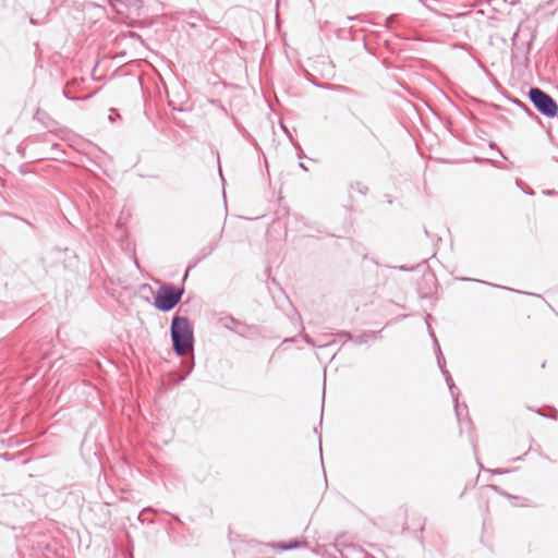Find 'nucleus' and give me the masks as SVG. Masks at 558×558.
<instances>
[{
    "label": "nucleus",
    "instance_id": "nucleus-1",
    "mask_svg": "<svg viewBox=\"0 0 558 558\" xmlns=\"http://www.w3.org/2000/svg\"><path fill=\"white\" fill-rule=\"evenodd\" d=\"M170 330L173 350L178 355H186L193 350V329L186 317L175 315L172 318Z\"/></svg>",
    "mask_w": 558,
    "mask_h": 558
},
{
    "label": "nucleus",
    "instance_id": "nucleus-2",
    "mask_svg": "<svg viewBox=\"0 0 558 558\" xmlns=\"http://www.w3.org/2000/svg\"><path fill=\"white\" fill-rule=\"evenodd\" d=\"M183 292L184 290L181 288L171 284H162L155 295L154 305L162 312L171 311L181 301Z\"/></svg>",
    "mask_w": 558,
    "mask_h": 558
},
{
    "label": "nucleus",
    "instance_id": "nucleus-3",
    "mask_svg": "<svg viewBox=\"0 0 558 558\" xmlns=\"http://www.w3.org/2000/svg\"><path fill=\"white\" fill-rule=\"evenodd\" d=\"M529 98L539 113L547 118H554L558 113L557 102L544 90L532 87L529 92Z\"/></svg>",
    "mask_w": 558,
    "mask_h": 558
},
{
    "label": "nucleus",
    "instance_id": "nucleus-4",
    "mask_svg": "<svg viewBox=\"0 0 558 558\" xmlns=\"http://www.w3.org/2000/svg\"><path fill=\"white\" fill-rule=\"evenodd\" d=\"M435 343H436V345H437V350H438V354H437V362H438V365H439V367H440V369H441L442 375H444V376H445V378H446V383H447V385H448V387H449V389H450L451 393L453 395V393H454V392H453V389H454L453 379H452V377H451V375H450L449 371H448V369H446V367H445V357H444V355H442V353H441V351H440L439 344H438V342H437L436 340H435Z\"/></svg>",
    "mask_w": 558,
    "mask_h": 558
},
{
    "label": "nucleus",
    "instance_id": "nucleus-5",
    "mask_svg": "<svg viewBox=\"0 0 558 558\" xmlns=\"http://www.w3.org/2000/svg\"><path fill=\"white\" fill-rule=\"evenodd\" d=\"M225 327L229 328L230 330H234L236 332H241V330L238 329V327H243L240 322L234 319L233 317H228L223 319Z\"/></svg>",
    "mask_w": 558,
    "mask_h": 558
},
{
    "label": "nucleus",
    "instance_id": "nucleus-6",
    "mask_svg": "<svg viewBox=\"0 0 558 558\" xmlns=\"http://www.w3.org/2000/svg\"><path fill=\"white\" fill-rule=\"evenodd\" d=\"M376 336L377 335L375 332H366V333H363V335L356 337L354 339V342L357 344H363V343H366L369 339L376 338Z\"/></svg>",
    "mask_w": 558,
    "mask_h": 558
},
{
    "label": "nucleus",
    "instance_id": "nucleus-7",
    "mask_svg": "<svg viewBox=\"0 0 558 558\" xmlns=\"http://www.w3.org/2000/svg\"><path fill=\"white\" fill-rule=\"evenodd\" d=\"M300 546V543L299 542H292L290 544H279V548L283 549V550H289V549H293V548H298Z\"/></svg>",
    "mask_w": 558,
    "mask_h": 558
},
{
    "label": "nucleus",
    "instance_id": "nucleus-8",
    "mask_svg": "<svg viewBox=\"0 0 558 558\" xmlns=\"http://www.w3.org/2000/svg\"><path fill=\"white\" fill-rule=\"evenodd\" d=\"M333 90H337V92H344V93H353V90L349 87H345L343 85H335L332 87Z\"/></svg>",
    "mask_w": 558,
    "mask_h": 558
},
{
    "label": "nucleus",
    "instance_id": "nucleus-9",
    "mask_svg": "<svg viewBox=\"0 0 558 558\" xmlns=\"http://www.w3.org/2000/svg\"><path fill=\"white\" fill-rule=\"evenodd\" d=\"M541 458H542L543 460H545V461H547V462L551 463V464L556 463V460H555V459H553V458H550V457H549L548 454H546V453H541Z\"/></svg>",
    "mask_w": 558,
    "mask_h": 558
}]
</instances>
